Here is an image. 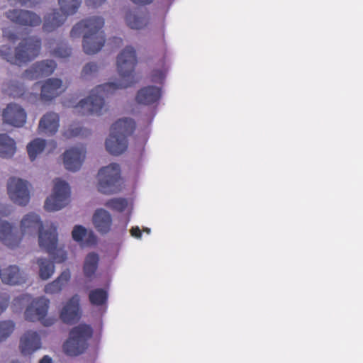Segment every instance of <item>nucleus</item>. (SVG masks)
I'll return each mask as SVG.
<instances>
[{
    "instance_id": "nucleus-1",
    "label": "nucleus",
    "mask_w": 363,
    "mask_h": 363,
    "mask_svg": "<svg viewBox=\"0 0 363 363\" xmlns=\"http://www.w3.org/2000/svg\"><path fill=\"white\" fill-rule=\"evenodd\" d=\"M135 49L131 46L125 47L118 55L117 70L120 80L117 82H107L97 86L90 95L79 101L75 106L77 111L82 116H100L105 111L104 96L118 89L133 86L135 82V67L137 64Z\"/></svg>"
},
{
    "instance_id": "nucleus-2",
    "label": "nucleus",
    "mask_w": 363,
    "mask_h": 363,
    "mask_svg": "<svg viewBox=\"0 0 363 363\" xmlns=\"http://www.w3.org/2000/svg\"><path fill=\"white\" fill-rule=\"evenodd\" d=\"M21 229L23 235L38 234L40 247L48 253L56 262L62 263L66 260L67 253L57 248L58 242L57 226L52 224L44 230L40 216L36 213H29L21 220Z\"/></svg>"
},
{
    "instance_id": "nucleus-3",
    "label": "nucleus",
    "mask_w": 363,
    "mask_h": 363,
    "mask_svg": "<svg viewBox=\"0 0 363 363\" xmlns=\"http://www.w3.org/2000/svg\"><path fill=\"white\" fill-rule=\"evenodd\" d=\"M104 26V20L99 16H93L81 21L71 30L72 38L84 35L83 50L88 55L98 52L105 43L104 31L101 30Z\"/></svg>"
},
{
    "instance_id": "nucleus-4",
    "label": "nucleus",
    "mask_w": 363,
    "mask_h": 363,
    "mask_svg": "<svg viewBox=\"0 0 363 363\" xmlns=\"http://www.w3.org/2000/svg\"><path fill=\"white\" fill-rule=\"evenodd\" d=\"M41 40L38 37L23 38L15 49L13 54L9 45H4L0 47V55L11 64L21 65L35 59L40 53Z\"/></svg>"
},
{
    "instance_id": "nucleus-5",
    "label": "nucleus",
    "mask_w": 363,
    "mask_h": 363,
    "mask_svg": "<svg viewBox=\"0 0 363 363\" xmlns=\"http://www.w3.org/2000/svg\"><path fill=\"white\" fill-rule=\"evenodd\" d=\"M135 129L134 120L129 118H121L111 127L109 137L105 145L106 150L111 155H119L128 147L127 137L130 135Z\"/></svg>"
},
{
    "instance_id": "nucleus-6",
    "label": "nucleus",
    "mask_w": 363,
    "mask_h": 363,
    "mask_svg": "<svg viewBox=\"0 0 363 363\" xmlns=\"http://www.w3.org/2000/svg\"><path fill=\"white\" fill-rule=\"evenodd\" d=\"M93 334L92 327L86 323H81L72 328L63 345L65 354L73 357L83 354L88 349L89 341Z\"/></svg>"
},
{
    "instance_id": "nucleus-7",
    "label": "nucleus",
    "mask_w": 363,
    "mask_h": 363,
    "mask_svg": "<svg viewBox=\"0 0 363 363\" xmlns=\"http://www.w3.org/2000/svg\"><path fill=\"white\" fill-rule=\"evenodd\" d=\"M60 9H54L44 18L43 29L45 32H52L61 26L67 16L75 13L79 8L82 0H59Z\"/></svg>"
},
{
    "instance_id": "nucleus-8",
    "label": "nucleus",
    "mask_w": 363,
    "mask_h": 363,
    "mask_svg": "<svg viewBox=\"0 0 363 363\" xmlns=\"http://www.w3.org/2000/svg\"><path fill=\"white\" fill-rule=\"evenodd\" d=\"M98 189L105 194L116 193L119 190L121 169L119 164L112 163L102 167L99 173Z\"/></svg>"
},
{
    "instance_id": "nucleus-9",
    "label": "nucleus",
    "mask_w": 363,
    "mask_h": 363,
    "mask_svg": "<svg viewBox=\"0 0 363 363\" xmlns=\"http://www.w3.org/2000/svg\"><path fill=\"white\" fill-rule=\"evenodd\" d=\"M49 306V299L44 296L33 299L25 311L26 320L31 322L40 321L45 326L53 325L56 319L46 318Z\"/></svg>"
},
{
    "instance_id": "nucleus-10",
    "label": "nucleus",
    "mask_w": 363,
    "mask_h": 363,
    "mask_svg": "<svg viewBox=\"0 0 363 363\" xmlns=\"http://www.w3.org/2000/svg\"><path fill=\"white\" fill-rule=\"evenodd\" d=\"M70 197L69 184L60 179H56L52 194L45 202V208L48 211H58L66 206Z\"/></svg>"
},
{
    "instance_id": "nucleus-11",
    "label": "nucleus",
    "mask_w": 363,
    "mask_h": 363,
    "mask_svg": "<svg viewBox=\"0 0 363 363\" xmlns=\"http://www.w3.org/2000/svg\"><path fill=\"white\" fill-rule=\"evenodd\" d=\"M10 199L20 206H26L30 201L28 183L21 179L10 178L7 184Z\"/></svg>"
},
{
    "instance_id": "nucleus-12",
    "label": "nucleus",
    "mask_w": 363,
    "mask_h": 363,
    "mask_svg": "<svg viewBox=\"0 0 363 363\" xmlns=\"http://www.w3.org/2000/svg\"><path fill=\"white\" fill-rule=\"evenodd\" d=\"M78 294L72 296L65 304L60 313V318L66 324L72 325L81 318V309Z\"/></svg>"
},
{
    "instance_id": "nucleus-13",
    "label": "nucleus",
    "mask_w": 363,
    "mask_h": 363,
    "mask_svg": "<svg viewBox=\"0 0 363 363\" xmlns=\"http://www.w3.org/2000/svg\"><path fill=\"white\" fill-rule=\"evenodd\" d=\"M6 16L12 22L21 26H36L41 23V18L33 12L13 9L6 13Z\"/></svg>"
},
{
    "instance_id": "nucleus-14",
    "label": "nucleus",
    "mask_w": 363,
    "mask_h": 363,
    "mask_svg": "<svg viewBox=\"0 0 363 363\" xmlns=\"http://www.w3.org/2000/svg\"><path fill=\"white\" fill-rule=\"evenodd\" d=\"M86 148L83 145L67 150L63 155L65 168L72 172L79 170L84 162Z\"/></svg>"
},
{
    "instance_id": "nucleus-15",
    "label": "nucleus",
    "mask_w": 363,
    "mask_h": 363,
    "mask_svg": "<svg viewBox=\"0 0 363 363\" xmlns=\"http://www.w3.org/2000/svg\"><path fill=\"white\" fill-rule=\"evenodd\" d=\"M3 121L14 127H22L26 121V113L19 105L9 104L3 111Z\"/></svg>"
},
{
    "instance_id": "nucleus-16",
    "label": "nucleus",
    "mask_w": 363,
    "mask_h": 363,
    "mask_svg": "<svg viewBox=\"0 0 363 363\" xmlns=\"http://www.w3.org/2000/svg\"><path fill=\"white\" fill-rule=\"evenodd\" d=\"M56 66V62L52 60L37 62L29 69L26 70L23 77L28 79H37L48 77L53 73Z\"/></svg>"
},
{
    "instance_id": "nucleus-17",
    "label": "nucleus",
    "mask_w": 363,
    "mask_h": 363,
    "mask_svg": "<svg viewBox=\"0 0 363 363\" xmlns=\"http://www.w3.org/2000/svg\"><path fill=\"white\" fill-rule=\"evenodd\" d=\"M0 240L6 246L13 248L17 247L21 240L17 229L8 222L0 220Z\"/></svg>"
},
{
    "instance_id": "nucleus-18",
    "label": "nucleus",
    "mask_w": 363,
    "mask_h": 363,
    "mask_svg": "<svg viewBox=\"0 0 363 363\" xmlns=\"http://www.w3.org/2000/svg\"><path fill=\"white\" fill-rule=\"evenodd\" d=\"M40 347V337L37 332L28 331L21 338L19 347L24 355L33 353Z\"/></svg>"
},
{
    "instance_id": "nucleus-19",
    "label": "nucleus",
    "mask_w": 363,
    "mask_h": 363,
    "mask_svg": "<svg viewBox=\"0 0 363 363\" xmlns=\"http://www.w3.org/2000/svg\"><path fill=\"white\" fill-rule=\"evenodd\" d=\"M0 278L3 283L9 285H19L26 281V277L16 265H10L1 269Z\"/></svg>"
},
{
    "instance_id": "nucleus-20",
    "label": "nucleus",
    "mask_w": 363,
    "mask_h": 363,
    "mask_svg": "<svg viewBox=\"0 0 363 363\" xmlns=\"http://www.w3.org/2000/svg\"><path fill=\"white\" fill-rule=\"evenodd\" d=\"M92 221L96 230L101 234H106L111 229V215L103 208H99L95 211Z\"/></svg>"
},
{
    "instance_id": "nucleus-21",
    "label": "nucleus",
    "mask_w": 363,
    "mask_h": 363,
    "mask_svg": "<svg viewBox=\"0 0 363 363\" xmlns=\"http://www.w3.org/2000/svg\"><path fill=\"white\" fill-rule=\"evenodd\" d=\"M60 118L58 114L50 112L45 114L39 122V133L47 135L55 134L59 128Z\"/></svg>"
},
{
    "instance_id": "nucleus-22",
    "label": "nucleus",
    "mask_w": 363,
    "mask_h": 363,
    "mask_svg": "<svg viewBox=\"0 0 363 363\" xmlns=\"http://www.w3.org/2000/svg\"><path fill=\"white\" fill-rule=\"evenodd\" d=\"M161 97V89L155 86H147L140 89L135 100L140 104L150 105L157 102Z\"/></svg>"
},
{
    "instance_id": "nucleus-23",
    "label": "nucleus",
    "mask_w": 363,
    "mask_h": 363,
    "mask_svg": "<svg viewBox=\"0 0 363 363\" xmlns=\"http://www.w3.org/2000/svg\"><path fill=\"white\" fill-rule=\"evenodd\" d=\"M62 85L61 79L57 78L48 79L41 87V99L45 101L52 100L61 93Z\"/></svg>"
},
{
    "instance_id": "nucleus-24",
    "label": "nucleus",
    "mask_w": 363,
    "mask_h": 363,
    "mask_svg": "<svg viewBox=\"0 0 363 363\" xmlns=\"http://www.w3.org/2000/svg\"><path fill=\"white\" fill-rule=\"evenodd\" d=\"M71 278V274L69 269L64 270L60 276L53 281L48 284L45 286V292L49 294H55L60 293L62 289L67 284Z\"/></svg>"
},
{
    "instance_id": "nucleus-25",
    "label": "nucleus",
    "mask_w": 363,
    "mask_h": 363,
    "mask_svg": "<svg viewBox=\"0 0 363 363\" xmlns=\"http://www.w3.org/2000/svg\"><path fill=\"white\" fill-rule=\"evenodd\" d=\"M126 25L131 29L140 30L145 28L149 23L147 13L136 14L128 11L125 17Z\"/></svg>"
},
{
    "instance_id": "nucleus-26",
    "label": "nucleus",
    "mask_w": 363,
    "mask_h": 363,
    "mask_svg": "<svg viewBox=\"0 0 363 363\" xmlns=\"http://www.w3.org/2000/svg\"><path fill=\"white\" fill-rule=\"evenodd\" d=\"M99 256L96 252L89 253L84 261L83 273L86 278L92 279L98 269Z\"/></svg>"
},
{
    "instance_id": "nucleus-27",
    "label": "nucleus",
    "mask_w": 363,
    "mask_h": 363,
    "mask_svg": "<svg viewBox=\"0 0 363 363\" xmlns=\"http://www.w3.org/2000/svg\"><path fill=\"white\" fill-rule=\"evenodd\" d=\"M16 150L14 140L6 134H0V157L10 158L15 154Z\"/></svg>"
},
{
    "instance_id": "nucleus-28",
    "label": "nucleus",
    "mask_w": 363,
    "mask_h": 363,
    "mask_svg": "<svg viewBox=\"0 0 363 363\" xmlns=\"http://www.w3.org/2000/svg\"><path fill=\"white\" fill-rule=\"evenodd\" d=\"M159 68L154 69L150 74V80L152 82L162 84L167 72V66L166 65L165 50L162 52L161 58L159 60Z\"/></svg>"
},
{
    "instance_id": "nucleus-29",
    "label": "nucleus",
    "mask_w": 363,
    "mask_h": 363,
    "mask_svg": "<svg viewBox=\"0 0 363 363\" xmlns=\"http://www.w3.org/2000/svg\"><path fill=\"white\" fill-rule=\"evenodd\" d=\"M108 291L101 288L91 290L89 293V300L92 306H102L106 304L108 301Z\"/></svg>"
},
{
    "instance_id": "nucleus-30",
    "label": "nucleus",
    "mask_w": 363,
    "mask_h": 363,
    "mask_svg": "<svg viewBox=\"0 0 363 363\" xmlns=\"http://www.w3.org/2000/svg\"><path fill=\"white\" fill-rule=\"evenodd\" d=\"M37 264L39 266V277L42 280L48 279L54 274L55 265L52 261L45 258H39L37 259Z\"/></svg>"
},
{
    "instance_id": "nucleus-31",
    "label": "nucleus",
    "mask_w": 363,
    "mask_h": 363,
    "mask_svg": "<svg viewBox=\"0 0 363 363\" xmlns=\"http://www.w3.org/2000/svg\"><path fill=\"white\" fill-rule=\"evenodd\" d=\"M46 140L40 138L34 139L28 144L27 151L31 161L35 160L37 155L44 150Z\"/></svg>"
},
{
    "instance_id": "nucleus-32",
    "label": "nucleus",
    "mask_w": 363,
    "mask_h": 363,
    "mask_svg": "<svg viewBox=\"0 0 363 363\" xmlns=\"http://www.w3.org/2000/svg\"><path fill=\"white\" fill-rule=\"evenodd\" d=\"M105 206L116 212H123L128 206V201L124 198H114L109 199L105 203Z\"/></svg>"
},
{
    "instance_id": "nucleus-33",
    "label": "nucleus",
    "mask_w": 363,
    "mask_h": 363,
    "mask_svg": "<svg viewBox=\"0 0 363 363\" xmlns=\"http://www.w3.org/2000/svg\"><path fill=\"white\" fill-rule=\"evenodd\" d=\"M8 94L13 98H18L24 96L26 90L23 84L18 82H12L9 84L6 89Z\"/></svg>"
},
{
    "instance_id": "nucleus-34",
    "label": "nucleus",
    "mask_w": 363,
    "mask_h": 363,
    "mask_svg": "<svg viewBox=\"0 0 363 363\" xmlns=\"http://www.w3.org/2000/svg\"><path fill=\"white\" fill-rule=\"evenodd\" d=\"M14 327L11 320L0 321V342L6 340L13 333Z\"/></svg>"
},
{
    "instance_id": "nucleus-35",
    "label": "nucleus",
    "mask_w": 363,
    "mask_h": 363,
    "mask_svg": "<svg viewBox=\"0 0 363 363\" xmlns=\"http://www.w3.org/2000/svg\"><path fill=\"white\" fill-rule=\"evenodd\" d=\"M86 233V229L82 225H76L72 232V238L77 242H81Z\"/></svg>"
},
{
    "instance_id": "nucleus-36",
    "label": "nucleus",
    "mask_w": 363,
    "mask_h": 363,
    "mask_svg": "<svg viewBox=\"0 0 363 363\" xmlns=\"http://www.w3.org/2000/svg\"><path fill=\"white\" fill-rule=\"evenodd\" d=\"M72 52L71 48L66 45H60L53 51V55L60 58H66L70 56Z\"/></svg>"
},
{
    "instance_id": "nucleus-37",
    "label": "nucleus",
    "mask_w": 363,
    "mask_h": 363,
    "mask_svg": "<svg viewBox=\"0 0 363 363\" xmlns=\"http://www.w3.org/2000/svg\"><path fill=\"white\" fill-rule=\"evenodd\" d=\"M98 66L94 62H89L84 65L83 67L82 75V77H86L97 72Z\"/></svg>"
},
{
    "instance_id": "nucleus-38",
    "label": "nucleus",
    "mask_w": 363,
    "mask_h": 363,
    "mask_svg": "<svg viewBox=\"0 0 363 363\" xmlns=\"http://www.w3.org/2000/svg\"><path fill=\"white\" fill-rule=\"evenodd\" d=\"M9 300L10 297L7 294L0 295V315L7 308Z\"/></svg>"
},
{
    "instance_id": "nucleus-39",
    "label": "nucleus",
    "mask_w": 363,
    "mask_h": 363,
    "mask_svg": "<svg viewBox=\"0 0 363 363\" xmlns=\"http://www.w3.org/2000/svg\"><path fill=\"white\" fill-rule=\"evenodd\" d=\"M106 0H86L88 6L97 7L104 4Z\"/></svg>"
},
{
    "instance_id": "nucleus-40",
    "label": "nucleus",
    "mask_w": 363,
    "mask_h": 363,
    "mask_svg": "<svg viewBox=\"0 0 363 363\" xmlns=\"http://www.w3.org/2000/svg\"><path fill=\"white\" fill-rule=\"evenodd\" d=\"M130 234L133 237H135L136 238H140L142 236V233L139 227H133L130 229Z\"/></svg>"
},
{
    "instance_id": "nucleus-41",
    "label": "nucleus",
    "mask_w": 363,
    "mask_h": 363,
    "mask_svg": "<svg viewBox=\"0 0 363 363\" xmlns=\"http://www.w3.org/2000/svg\"><path fill=\"white\" fill-rule=\"evenodd\" d=\"M133 3L137 5L145 6L152 3L153 0H130Z\"/></svg>"
},
{
    "instance_id": "nucleus-42",
    "label": "nucleus",
    "mask_w": 363,
    "mask_h": 363,
    "mask_svg": "<svg viewBox=\"0 0 363 363\" xmlns=\"http://www.w3.org/2000/svg\"><path fill=\"white\" fill-rule=\"evenodd\" d=\"M111 43H113L116 47H120L123 44V40L121 38L114 37L111 40Z\"/></svg>"
},
{
    "instance_id": "nucleus-43",
    "label": "nucleus",
    "mask_w": 363,
    "mask_h": 363,
    "mask_svg": "<svg viewBox=\"0 0 363 363\" xmlns=\"http://www.w3.org/2000/svg\"><path fill=\"white\" fill-rule=\"evenodd\" d=\"M29 296L28 295H23L21 296L17 297L13 300V303L16 304L20 303L21 301L23 300H28Z\"/></svg>"
},
{
    "instance_id": "nucleus-44",
    "label": "nucleus",
    "mask_w": 363,
    "mask_h": 363,
    "mask_svg": "<svg viewBox=\"0 0 363 363\" xmlns=\"http://www.w3.org/2000/svg\"><path fill=\"white\" fill-rule=\"evenodd\" d=\"M40 363H52V361L49 356L45 355L40 359Z\"/></svg>"
},
{
    "instance_id": "nucleus-45",
    "label": "nucleus",
    "mask_w": 363,
    "mask_h": 363,
    "mask_svg": "<svg viewBox=\"0 0 363 363\" xmlns=\"http://www.w3.org/2000/svg\"><path fill=\"white\" fill-rule=\"evenodd\" d=\"M7 37L10 40H12V41H14L17 39V36L14 33H10Z\"/></svg>"
},
{
    "instance_id": "nucleus-46",
    "label": "nucleus",
    "mask_w": 363,
    "mask_h": 363,
    "mask_svg": "<svg viewBox=\"0 0 363 363\" xmlns=\"http://www.w3.org/2000/svg\"><path fill=\"white\" fill-rule=\"evenodd\" d=\"M80 132H81V130H78V129H76L75 130H72L71 135H73V136H77L79 134H80Z\"/></svg>"
},
{
    "instance_id": "nucleus-47",
    "label": "nucleus",
    "mask_w": 363,
    "mask_h": 363,
    "mask_svg": "<svg viewBox=\"0 0 363 363\" xmlns=\"http://www.w3.org/2000/svg\"><path fill=\"white\" fill-rule=\"evenodd\" d=\"M150 231V229H148V228H147V229L145 230V232H147V233H149Z\"/></svg>"
}]
</instances>
